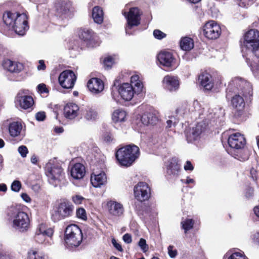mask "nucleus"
I'll return each mask as SVG.
<instances>
[{"label": "nucleus", "instance_id": "1", "mask_svg": "<svg viewBox=\"0 0 259 259\" xmlns=\"http://www.w3.org/2000/svg\"><path fill=\"white\" fill-rule=\"evenodd\" d=\"M3 20L9 29L14 30L18 35H24L28 29L27 17L24 13L7 12L3 15Z\"/></svg>", "mask_w": 259, "mask_h": 259}, {"label": "nucleus", "instance_id": "2", "mask_svg": "<svg viewBox=\"0 0 259 259\" xmlns=\"http://www.w3.org/2000/svg\"><path fill=\"white\" fill-rule=\"evenodd\" d=\"M259 42V32L255 29L247 31L244 35V41L241 46L243 56L246 58V62L251 67L254 74L259 76V66H255L250 59L247 57L248 50Z\"/></svg>", "mask_w": 259, "mask_h": 259}, {"label": "nucleus", "instance_id": "3", "mask_svg": "<svg viewBox=\"0 0 259 259\" xmlns=\"http://www.w3.org/2000/svg\"><path fill=\"white\" fill-rule=\"evenodd\" d=\"M140 155V150L135 145H128L119 148L116 153L119 163L123 166H130Z\"/></svg>", "mask_w": 259, "mask_h": 259}, {"label": "nucleus", "instance_id": "4", "mask_svg": "<svg viewBox=\"0 0 259 259\" xmlns=\"http://www.w3.org/2000/svg\"><path fill=\"white\" fill-rule=\"evenodd\" d=\"M9 215L12 222V226L14 229L21 232L28 230L30 220L27 213L17 208L12 207Z\"/></svg>", "mask_w": 259, "mask_h": 259}, {"label": "nucleus", "instance_id": "5", "mask_svg": "<svg viewBox=\"0 0 259 259\" xmlns=\"http://www.w3.org/2000/svg\"><path fill=\"white\" fill-rule=\"evenodd\" d=\"M64 240L68 247H76L80 244L82 240V233L78 226L72 224L67 227Z\"/></svg>", "mask_w": 259, "mask_h": 259}, {"label": "nucleus", "instance_id": "6", "mask_svg": "<svg viewBox=\"0 0 259 259\" xmlns=\"http://www.w3.org/2000/svg\"><path fill=\"white\" fill-rule=\"evenodd\" d=\"M45 169L46 174L51 183L59 182L64 178L63 170L58 164L49 161L46 164Z\"/></svg>", "mask_w": 259, "mask_h": 259}, {"label": "nucleus", "instance_id": "7", "mask_svg": "<svg viewBox=\"0 0 259 259\" xmlns=\"http://www.w3.org/2000/svg\"><path fill=\"white\" fill-rule=\"evenodd\" d=\"M74 207L70 202L62 201L58 205L57 209L52 214V219L55 222L70 217L73 211Z\"/></svg>", "mask_w": 259, "mask_h": 259}, {"label": "nucleus", "instance_id": "8", "mask_svg": "<svg viewBox=\"0 0 259 259\" xmlns=\"http://www.w3.org/2000/svg\"><path fill=\"white\" fill-rule=\"evenodd\" d=\"M122 14L125 16L127 20V24L125 27L126 34H132L131 30L134 26H137L140 24V10L137 8H131L127 14L125 12H122Z\"/></svg>", "mask_w": 259, "mask_h": 259}, {"label": "nucleus", "instance_id": "9", "mask_svg": "<svg viewBox=\"0 0 259 259\" xmlns=\"http://www.w3.org/2000/svg\"><path fill=\"white\" fill-rule=\"evenodd\" d=\"M76 76L70 70H66L62 72L58 78L60 85L64 89H71L73 88Z\"/></svg>", "mask_w": 259, "mask_h": 259}, {"label": "nucleus", "instance_id": "10", "mask_svg": "<svg viewBox=\"0 0 259 259\" xmlns=\"http://www.w3.org/2000/svg\"><path fill=\"white\" fill-rule=\"evenodd\" d=\"M134 193L135 198L143 202L150 197L151 190L148 185L145 182H139L134 187Z\"/></svg>", "mask_w": 259, "mask_h": 259}, {"label": "nucleus", "instance_id": "11", "mask_svg": "<svg viewBox=\"0 0 259 259\" xmlns=\"http://www.w3.org/2000/svg\"><path fill=\"white\" fill-rule=\"evenodd\" d=\"M204 35L209 39H215L218 38L221 33L220 25L214 21H210L205 23L203 27Z\"/></svg>", "mask_w": 259, "mask_h": 259}, {"label": "nucleus", "instance_id": "12", "mask_svg": "<svg viewBox=\"0 0 259 259\" xmlns=\"http://www.w3.org/2000/svg\"><path fill=\"white\" fill-rule=\"evenodd\" d=\"M206 127L207 124L205 121L198 122L195 126L186 132V137L187 141L192 142L199 139L202 134L205 131Z\"/></svg>", "mask_w": 259, "mask_h": 259}, {"label": "nucleus", "instance_id": "13", "mask_svg": "<svg viewBox=\"0 0 259 259\" xmlns=\"http://www.w3.org/2000/svg\"><path fill=\"white\" fill-rule=\"evenodd\" d=\"M14 102L17 108L24 110L31 109L34 103L31 96L24 95L21 92L17 94Z\"/></svg>", "mask_w": 259, "mask_h": 259}, {"label": "nucleus", "instance_id": "14", "mask_svg": "<svg viewBox=\"0 0 259 259\" xmlns=\"http://www.w3.org/2000/svg\"><path fill=\"white\" fill-rule=\"evenodd\" d=\"M230 85L234 86L239 91H241V93L245 97H249L252 95L251 85L249 82L242 79L241 78L236 77L234 78L230 82Z\"/></svg>", "mask_w": 259, "mask_h": 259}, {"label": "nucleus", "instance_id": "15", "mask_svg": "<svg viewBox=\"0 0 259 259\" xmlns=\"http://www.w3.org/2000/svg\"><path fill=\"white\" fill-rule=\"evenodd\" d=\"M228 143L231 148L240 149L244 147L246 144V140L243 135L236 133L229 136Z\"/></svg>", "mask_w": 259, "mask_h": 259}, {"label": "nucleus", "instance_id": "16", "mask_svg": "<svg viewBox=\"0 0 259 259\" xmlns=\"http://www.w3.org/2000/svg\"><path fill=\"white\" fill-rule=\"evenodd\" d=\"M118 92L121 98L125 101L132 100L134 94L137 93L133 85L128 83L121 84L118 89Z\"/></svg>", "mask_w": 259, "mask_h": 259}, {"label": "nucleus", "instance_id": "17", "mask_svg": "<svg viewBox=\"0 0 259 259\" xmlns=\"http://www.w3.org/2000/svg\"><path fill=\"white\" fill-rule=\"evenodd\" d=\"M107 207L109 213L113 216H120L124 211L122 204L115 201L110 200L108 201Z\"/></svg>", "mask_w": 259, "mask_h": 259}, {"label": "nucleus", "instance_id": "18", "mask_svg": "<svg viewBox=\"0 0 259 259\" xmlns=\"http://www.w3.org/2000/svg\"><path fill=\"white\" fill-rule=\"evenodd\" d=\"M159 63L164 66L169 67L173 65L175 59L171 52L162 51L157 56Z\"/></svg>", "mask_w": 259, "mask_h": 259}, {"label": "nucleus", "instance_id": "19", "mask_svg": "<svg viewBox=\"0 0 259 259\" xmlns=\"http://www.w3.org/2000/svg\"><path fill=\"white\" fill-rule=\"evenodd\" d=\"M164 87L169 91H175L179 88V80L176 76L169 75L165 76L163 79Z\"/></svg>", "mask_w": 259, "mask_h": 259}, {"label": "nucleus", "instance_id": "20", "mask_svg": "<svg viewBox=\"0 0 259 259\" xmlns=\"http://www.w3.org/2000/svg\"><path fill=\"white\" fill-rule=\"evenodd\" d=\"M88 88L92 93L98 94L104 90V85L101 79L92 78L88 82Z\"/></svg>", "mask_w": 259, "mask_h": 259}, {"label": "nucleus", "instance_id": "21", "mask_svg": "<svg viewBox=\"0 0 259 259\" xmlns=\"http://www.w3.org/2000/svg\"><path fill=\"white\" fill-rule=\"evenodd\" d=\"M91 182L92 185L96 188H100L105 185L107 182L105 173L102 171L99 174L93 173L91 175Z\"/></svg>", "mask_w": 259, "mask_h": 259}, {"label": "nucleus", "instance_id": "22", "mask_svg": "<svg viewBox=\"0 0 259 259\" xmlns=\"http://www.w3.org/2000/svg\"><path fill=\"white\" fill-rule=\"evenodd\" d=\"M78 106L73 103L67 104L64 108L65 117L70 119L75 118L78 115Z\"/></svg>", "mask_w": 259, "mask_h": 259}, {"label": "nucleus", "instance_id": "23", "mask_svg": "<svg viewBox=\"0 0 259 259\" xmlns=\"http://www.w3.org/2000/svg\"><path fill=\"white\" fill-rule=\"evenodd\" d=\"M85 174V167L80 163H75L71 169V176L73 179L76 180L82 179Z\"/></svg>", "mask_w": 259, "mask_h": 259}, {"label": "nucleus", "instance_id": "24", "mask_svg": "<svg viewBox=\"0 0 259 259\" xmlns=\"http://www.w3.org/2000/svg\"><path fill=\"white\" fill-rule=\"evenodd\" d=\"M180 171V165L175 158H171L168 160L167 164V174L174 177L178 176Z\"/></svg>", "mask_w": 259, "mask_h": 259}, {"label": "nucleus", "instance_id": "25", "mask_svg": "<svg viewBox=\"0 0 259 259\" xmlns=\"http://www.w3.org/2000/svg\"><path fill=\"white\" fill-rule=\"evenodd\" d=\"M199 80L205 90H210L212 88L213 84L211 80V76L208 73H201L199 76Z\"/></svg>", "mask_w": 259, "mask_h": 259}, {"label": "nucleus", "instance_id": "26", "mask_svg": "<svg viewBox=\"0 0 259 259\" xmlns=\"http://www.w3.org/2000/svg\"><path fill=\"white\" fill-rule=\"evenodd\" d=\"M79 38L85 41L88 42L90 45L95 39V35L93 31L87 29H80L78 32Z\"/></svg>", "mask_w": 259, "mask_h": 259}, {"label": "nucleus", "instance_id": "27", "mask_svg": "<svg viewBox=\"0 0 259 259\" xmlns=\"http://www.w3.org/2000/svg\"><path fill=\"white\" fill-rule=\"evenodd\" d=\"M92 17L94 21L98 24L103 22L104 13L102 9L99 6H95L93 8Z\"/></svg>", "mask_w": 259, "mask_h": 259}, {"label": "nucleus", "instance_id": "28", "mask_svg": "<svg viewBox=\"0 0 259 259\" xmlns=\"http://www.w3.org/2000/svg\"><path fill=\"white\" fill-rule=\"evenodd\" d=\"M141 121L144 125L154 124L158 121L157 117L153 113H145L141 117Z\"/></svg>", "mask_w": 259, "mask_h": 259}, {"label": "nucleus", "instance_id": "29", "mask_svg": "<svg viewBox=\"0 0 259 259\" xmlns=\"http://www.w3.org/2000/svg\"><path fill=\"white\" fill-rule=\"evenodd\" d=\"M231 103L233 107L238 112H241L244 109L245 102L243 98L240 95L234 96L232 99Z\"/></svg>", "mask_w": 259, "mask_h": 259}, {"label": "nucleus", "instance_id": "30", "mask_svg": "<svg viewBox=\"0 0 259 259\" xmlns=\"http://www.w3.org/2000/svg\"><path fill=\"white\" fill-rule=\"evenodd\" d=\"M22 129V125L19 122H13L9 124V131L11 136L16 137L18 136Z\"/></svg>", "mask_w": 259, "mask_h": 259}, {"label": "nucleus", "instance_id": "31", "mask_svg": "<svg viewBox=\"0 0 259 259\" xmlns=\"http://www.w3.org/2000/svg\"><path fill=\"white\" fill-rule=\"evenodd\" d=\"M35 234H45L48 235V238H52L54 230L52 228L48 227L46 224L41 223L37 226Z\"/></svg>", "mask_w": 259, "mask_h": 259}, {"label": "nucleus", "instance_id": "32", "mask_svg": "<svg viewBox=\"0 0 259 259\" xmlns=\"http://www.w3.org/2000/svg\"><path fill=\"white\" fill-rule=\"evenodd\" d=\"M131 84L135 89V92L139 93L142 90L143 84L140 79V76L138 74H135L131 76Z\"/></svg>", "mask_w": 259, "mask_h": 259}, {"label": "nucleus", "instance_id": "33", "mask_svg": "<svg viewBox=\"0 0 259 259\" xmlns=\"http://www.w3.org/2000/svg\"><path fill=\"white\" fill-rule=\"evenodd\" d=\"M83 116L87 120L94 121L98 117V113L95 109L88 107L83 112Z\"/></svg>", "mask_w": 259, "mask_h": 259}, {"label": "nucleus", "instance_id": "34", "mask_svg": "<svg viewBox=\"0 0 259 259\" xmlns=\"http://www.w3.org/2000/svg\"><path fill=\"white\" fill-rule=\"evenodd\" d=\"M180 47L183 50H191L194 47V42L193 39L188 37L182 38L180 42Z\"/></svg>", "mask_w": 259, "mask_h": 259}, {"label": "nucleus", "instance_id": "35", "mask_svg": "<svg viewBox=\"0 0 259 259\" xmlns=\"http://www.w3.org/2000/svg\"><path fill=\"white\" fill-rule=\"evenodd\" d=\"M126 116V112L124 110L117 109L112 114V120L115 122L123 121Z\"/></svg>", "mask_w": 259, "mask_h": 259}, {"label": "nucleus", "instance_id": "36", "mask_svg": "<svg viewBox=\"0 0 259 259\" xmlns=\"http://www.w3.org/2000/svg\"><path fill=\"white\" fill-rule=\"evenodd\" d=\"M57 12L60 16L66 18L70 16V5L67 3H63L60 8H57Z\"/></svg>", "mask_w": 259, "mask_h": 259}, {"label": "nucleus", "instance_id": "37", "mask_svg": "<svg viewBox=\"0 0 259 259\" xmlns=\"http://www.w3.org/2000/svg\"><path fill=\"white\" fill-rule=\"evenodd\" d=\"M28 259H48V257L43 252L31 249L28 252Z\"/></svg>", "mask_w": 259, "mask_h": 259}, {"label": "nucleus", "instance_id": "38", "mask_svg": "<svg viewBox=\"0 0 259 259\" xmlns=\"http://www.w3.org/2000/svg\"><path fill=\"white\" fill-rule=\"evenodd\" d=\"M35 240L39 243H45L47 245H51L52 243L51 238H48V235L45 234H35Z\"/></svg>", "mask_w": 259, "mask_h": 259}, {"label": "nucleus", "instance_id": "39", "mask_svg": "<svg viewBox=\"0 0 259 259\" xmlns=\"http://www.w3.org/2000/svg\"><path fill=\"white\" fill-rule=\"evenodd\" d=\"M182 228L184 230L185 233L191 229L194 225V221L192 219H186L182 221L181 223Z\"/></svg>", "mask_w": 259, "mask_h": 259}, {"label": "nucleus", "instance_id": "40", "mask_svg": "<svg viewBox=\"0 0 259 259\" xmlns=\"http://www.w3.org/2000/svg\"><path fill=\"white\" fill-rule=\"evenodd\" d=\"M253 55L259 58V42L248 50L247 57L250 58Z\"/></svg>", "mask_w": 259, "mask_h": 259}, {"label": "nucleus", "instance_id": "41", "mask_svg": "<svg viewBox=\"0 0 259 259\" xmlns=\"http://www.w3.org/2000/svg\"><path fill=\"white\" fill-rule=\"evenodd\" d=\"M24 68L23 64L18 62H14L13 67L11 72L19 73Z\"/></svg>", "mask_w": 259, "mask_h": 259}, {"label": "nucleus", "instance_id": "42", "mask_svg": "<svg viewBox=\"0 0 259 259\" xmlns=\"http://www.w3.org/2000/svg\"><path fill=\"white\" fill-rule=\"evenodd\" d=\"M76 214L78 218L81 219L82 220H86L87 219L86 211L85 209L82 208L77 209Z\"/></svg>", "mask_w": 259, "mask_h": 259}, {"label": "nucleus", "instance_id": "43", "mask_svg": "<svg viewBox=\"0 0 259 259\" xmlns=\"http://www.w3.org/2000/svg\"><path fill=\"white\" fill-rule=\"evenodd\" d=\"M14 62L10 59H6L3 61V66L5 69L11 72Z\"/></svg>", "mask_w": 259, "mask_h": 259}, {"label": "nucleus", "instance_id": "44", "mask_svg": "<svg viewBox=\"0 0 259 259\" xmlns=\"http://www.w3.org/2000/svg\"><path fill=\"white\" fill-rule=\"evenodd\" d=\"M18 151L21 156L22 157H26L27 154L28 153V150L26 146L24 145H21L18 148Z\"/></svg>", "mask_w": 259, "mask_h": 259}, {"label": "nucleus", "instance_id": "45", "mask_svg": "<svg viewBox=\"0 0 259 259\" xmlns=\"http://www.w3.org/2000/svg\"><path fill=\"white\" fill-rule=\"evenodd\" d=\"M21 188V182L17 180L14 181L11 185V189L14 192H19Z\"/></svg>", "mask_w": 259, "mask_h": 259}, {"label": "nucleus", "instance_id": "46", "mask_svg": "<svg viewBox=\"0 0 259 259\" xmlns=\"http://www.w3.org/2000/svg\"><path fill=\"white\" fill-rule=\"evenodd\" d=\"M228 259H247L246 257L241 252H234L232 253Z\"/></svg>", "mask_w": 259, "mask_h": 259}, {"label": "nucleus", "instance_id": "47", "mask_svg": "<svg viewBox=\"0 0 259 259\" xmlns=\"http://www.w3.org/2000/svg\"><path fill=\"white\" fill-rule=\"evenodd\" d=\"M168 254L171 258H175L178 254V251L176 249H174V246L172 245L168 246L167 248Z\"/></svg>", "mask_w": 259, "mask_h": 259}, {"label": "nucleus", "instance_id": "48", "mask_svg": "<svg viewBox=\"0 0 259 259\" xmlns=\"http://www.w3.org/2000/svg\"><path fill=\"white\" fill-rule=\"evenodd\" d=\"M138 245L140 247L141 249L144 251L146 252L148 249V247L146 244V240L143 238H141L139 243Z\"/></svg>", "mask_w": 259, "mask_h": 259}, {"label": "nucleus", "instance_id": "49", "mask_svg": "<svg viewBox=\"0 0 259 259\" xmlns=\"http://www.w3.org/2000/svg\"><path fill=\"white\" fill-rule=\"evenodd\" d=\"M114 63V61L113 58L110 56L105 58L104 60L105 66L108 68H110Z\"/></svg>", "mask_w": 259, "mask_h": 259}, {"label": "nucleus", "instance_id": "50", "mask_svg": "<svg viewBox=\"0 0 259 259\" xmlns=\"http://www.w3.org/2000/svg\"><path fill=\"white\" fill-rule=\"evenodd\" d=\"M239 5L242 7H246L252 4L255 0H238Z\"/></svg>", "mask_w": 259, "mask_h": 259}, {"label": "nucleus", "instance_id": "51", "mask_svg": "<svg viewBox=\"0 0 259 259\" xmlns=\"http://www.w3.org/2000/svg\"><path fill=\"white\" fill-rule=\"evenodd\" d=\"M154 36L158 39H161L165 37L166 34L159 30L156 29L153 31Z\"/></svg>", "mask_w": 259, "mask_h": 259}, {"label": "nucleus", "instance_id": "52", "mask_svg": "<svg viewBox=\"0 0 259 259\" xmlns=\"http://www.w3.org/2000/svg\"><path fill=\"white\" fill-rule=\"evenodd\" d=\"M103 139L104 141H105L106 143H110L111 142H112L114 140L113 137L112 135L109 133H106L104 134L103 136Z\"/></svg>", "mask_w": 259, "mask_h": 259}, {"label": "nucleus", "instance_id": "53", "mask_svg": "<svg viewBox=\"0 0 259 259\" xmlns=\"http://www.w3.org/2000/svg\"><path fill=\"white\" fill-rule=\"evenodd\" d=\"M72 200L75 204H80L82 203V200H84V198L81 196L76 195L72 197Z\"/></svg>", "mask_w": 259, "mask_h": 259}, {"label": "nucleus", "instance_id": "54", "mask_svg": "<svg viewBox=\"0 0 259 259\" xmlns=\"http://www.w3.org/2000/svg\"><path fill=\"white\" fill-rule=\"evenodd\" d=\"M37 90L41 94L49 92L46 84L44 83H40L38 84L37 86Z\"/></svg>", "mask_w": 259, "mask_h": 259}, {"label": "nucleus", "instance_id": "55", "mask_svg": "<svg viewBox=\"0 0 259 259\" xmlns=\"http://www.w3.org/2000/svg\"><path fill=\"white\" fill-rule=\"evenodd\" d=\"M36 119L38 121H43L46 118V113L44 111L37 112L35 114Z\"/></svg>", "mask_w": 259, "mask_h": 259}, {"label": "nucleus", "instance_id": "56", "mask_svg": "<svg viewBox=\"0 0 259 259\" xmlns=\"http://www.w3.org/2000/svg\"><path fill=\"white\" fill-rule=\"evenodd\" d=\"M112 243L115 248L119 251H122L123 249L121 245L116 242V240L114 238L112 239Z\"/></svg>", "mask_w": 259, "mask_h": 259}, {"label": "nucleus", "instance_id": "57", "mask_svg": "<svg viewBox=\"0 0 259 259\" xmlns=\"http://www.w3.org/2000/svg\"><path fill=\"white\" fill-rule=\"evenodd\" d=\"M184 169L185 170L192 171L194 169V166L190 161H187L184 165Z\"/></svg>", "mask_w": 259, "mask_h": 259}, {"label": "nucleus", "instance_id": "58", "mask_svg": "<svg viewBox=\"0 0 259 259\" xmlns=\"http://www.w3.org/2000/svg\"><path fill=\"white\" fill-rule=\"evenodd\" d=\"M123 240L126 243H130L132 241V236L130 234L126 233L123 236Z\"/></svg>", "mask_w": 259, "mask_h": 259}, {"label": "nucleus", "instance_id": "59", "mask_svg": "<svg viewBox=\"0 0 259 259\" xmlns=\"http://www.w3.org/2000/svg\"><path fill=\"white\" fill-rule=\"evenodd\" d=\"M46 68V65L43 60H40L39 61V65L37 66V69L39 70H44Z\"/></svg>", "mask_w": 259, "mask_h": 259}, {"label": "nucleus", "instance_id": "60", "mask_svg": "<svg viewBox=\"0 0 259 259\" xmlns=\"http://www.w3.org/2000/svg\"><path fill=\"white\" fill-rule=\"evenodd\" d=\"M21 197L26 202H29L31 200L30 197L26 193H22L21 194Z\"/></svg>", "mask_w": 259, "mask_h": 259}, {"label": "nucleus", "instance_id": "61", "mask_svg": "<svg viewBox=\"0 0 259 259\" xmlns=\"http://www.w3.org/2000/svg\"><path fill=\"white\" fill-rule=\"evenodd\" d=\"M173 118H171V119L167 120L166 121V127L170 128L172 126V125H174L175 123V121L172 120ZM174 119H175L174 118Z\"/></svg>", "mask_w": 259, "mask_h": 259}, {"label": "nucleus", "instance_id": "62", "mask_svg": "<svg viewBox=\"0 0 259 259\" xmlns=\"http://www.w3.org/2000/svg\"><path fill=\"white\" fill-rule=\"evenodd\" d=\"M253 194V190L251 188H249L246 193V196L247 197H250L252 196Z\"/></svg>", "mask_w": 259, "mask_h": 259}, {"label": "nucleus", "instance_id": "63", "mask_svg": "<svg viewBox=\"0 0 259 259\" xmlns=\"http://www.w3.org/2000/svg\"><path fill=\"white\" fill-rule=\"evenodd\" d=\"M30 161L33 164H36L37 162V158L35 155H32L31 157Z\"/></svg>", "mask_w": 259, "mask_h": 259}, {"label": "nucleus", "instance_id": "64", "mask_svg": "<svg viewBox=\"0 0 259 259\" xmlns=\"http://www.w3.org/2000/svg\"><path fill=\"white\" fill-rule=\"evenodd\" d=\"M254 213L255 214V215L258 217L259 218V205L258 206H255L254 208Z\"/></svg>", "mask_w": 259, "mask_h": 259}]
</instances>
